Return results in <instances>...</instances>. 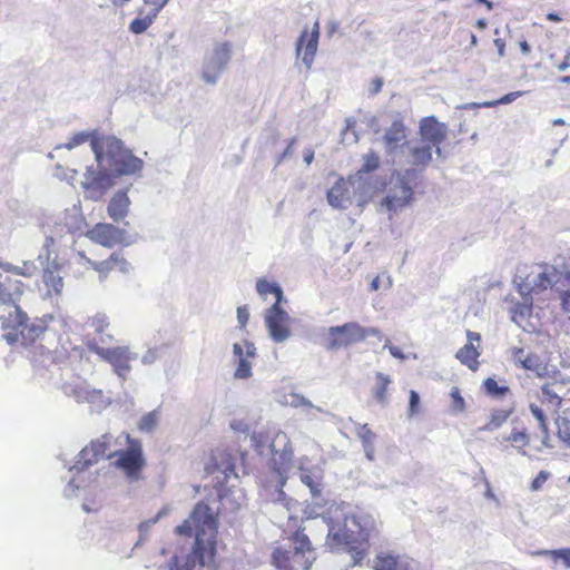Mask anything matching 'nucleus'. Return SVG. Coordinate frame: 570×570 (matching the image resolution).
Instances as JSON below:
<instances>
[{
  "mask_svg": "<svg viewBox=\"0 0 570 570\" xmlns=\"http://www.w3.org/2000/svg\"><path fill=\"white\" fill-rule=\"evenodd\" d=\"M89 142L94 161L82 164L81 161L68 160L66 166L57 165L65 177L83 176L85 178H111L118 176H132L139 174L144 161L136 157L130 149L126 148L122 140L115 136H100L96 130H83L75 132L69 139L55 147L49 154L50 158L61 156V153L73 151L81 145Z\"/></svg>",
  "mask_w": 570,
  "mask_h": 570,
  "instance_id": "f257e3e1",
  "label": "nucleus"
},
{
  "mask_svg": "<svg viewBox=\"0 0 570 570\" xmlns=\"http://www.w3.org/2000/svg\"><path fill=\"white\" fill-rule=\"evenodd\" d=\"M291 541L293 549L276 547L271 556V563L276 570H311L316 560L309 538L301 530L295 531Z\"/></svg>",
  "mask_w": 570,
  "mask_h": 570,
  "instance_id": "f03ea898",
  "label": "nucleus"
},
{
  "mask_svg": "<svg viewBox=\"0 0 570 570\" xmlns=\"http://www.w3.org/2000/svg\"><path fill=\"white\" fill-rule=\"evenodd\" d=\"M0 323L3 337L10 345L20 343L23 346H31L41 338L47 330L42 323L30 322L21 306L1 315Z\"/></svg>",
  "mask_w": 570,
  "mask_h": 570,
  "instance_id": "7ed1b4c3",
  "label": "nucleus"
},
{
  "mask_svg": "<svg viewBox=\"0 0 570 570\" xmlns=\"http://www.w3.org/2000/svg\"><path fill=\"white\" fill-rule=\"evenodd\" d=\"M126 449L111 452L107 459L112 460V465L120 470L130 481H138L146 468L142 443L139 439L124 433Z\"/></svg>",
  "mask_w": 570,
  "mask_h": 570,
  "instance_id": "20e7f679",
  "label": "nucleus"
},
{
  "mask_svg": "<svg viewBox=\"0 0 570 570\" xmlns=\"http://www.w3.org/2000/svg\"><path fill=\"white\" fill-rule=\"evenodd\" d=\"M561 389L558 382L546 383L537 392V402L530 403V411L544 434L548 433V417L558 415L561 407L562 397L559 394Z\"/></svg>",
  "mask_w": 570,
  "mask_h": 570,
  "instance_id": "39448f33",
  "label": "nucleus"
},
{
  "mask_svg": "<svg viewBox=\"0 0 570 570\" xmlns=\"http://www.w3.org/2000/svg\"><path fill=\"white\" fill-rule=\"evenodd\" d=\"M380 331L372 327H363L356 322L332 326L327 330L324 346L328 351H338L353 344L365 341L368 336L379 335Z\"/></svg>",
  "mask_w": 570,
  "mask_h": 570,
  "instance_id": "423d86ee",
  "label": "nucleus"
},
{
  "mask_svg": "<svg viewBox=\"0 0 570 570\" xmlns=\"http://www.w3.org/2000/svg\"><path fill=\"white\" fill-rule=\"evenodd\" d=\"M230 42L216 43L204 60L202 79L208 85H215L232 59Z\"/></svg>",
  "mask_w": 570,
  "mask_h": 570,
  "instance_id": "0eeeda50",
  "label": "nucleus"
},
{
  "mask_svg": "<svg viewBox=\"0 0 570 570\" xmlns=\"http://www.w3.org/2000/svg\"><path fill=\"white\" fill-rule=\"evenodd\" d=\"M433 147L429 144L410 141L394 164L405 167L407 173H422L432 160Z\"/></svg>",
  "mask_w": 570,
  "mask_h": 570,
  "instance_id": "6e6552de",
  "label": "nucleus"
},
{
  "mask_svg": "<svg viewBox=\"0 0 570 570\" xmlns=\"http://www.w3.org/2000/svg\"><path fill=\"white\" fill-rule=\"evenodd\" d=\"M89 350L97 354L102 361L109 363L114 372L121 379H126L131 371L130 362L137 355L131 353L128 346L101 347L97 344H89Z\"/></svg>",
  "mask_w": 570,
  "mask_h": 570,
  "instance_id": "1a4fd4ad",
  "label": "nucleus"
},
{
  "mask_svg": "<svg viewBox=\"0 0 570 570\" xmlns=\"http://www.w3.org/2000/svg\"><path fill=\"white\" fill-rule=\"evenodd\" d=\"M382 141L386 155L393 161H396L399 155L404 153V148L410 141L407 140V128L399 114L393 117L391 125L385 129Z\"/></svg>",
  "mask_w": 570,
  "mask_h": 570,
  "instance_id": "9d476101",
  "label": "nucleus"
},
{
  "mask_svg": "<svg viewBox=\"0 0 570 570\" xmlns=\"http://www.w3.org/2000/svg\"><path fill=\"white\" fill-rule=\"evenodd\" d=\"M86 237L106 248H112L118 245L128 246L130 244L127 232L109 223H97L87 230Z\"/></svg>",
  "mask_w": 570,
  "mask_h": 570,
  "instance_id": "9b49d317",
  "label": "nucleus"
},
{
  "mask_svg": "<svg viewBox=\"0 0 570 570\" xmlns=\"http://www.w3.org/2000/svg\"><path fill=\"white\" fill-rule=\"evenodd\" d=\"M110 439L111 436L109 434H104L99 439L92 440L79 452L72 469L77 471H85L89 466L96 464L105 455L107 456Z\"/></svg>",
  "mask_w": 570,
  "mask_h": 570,
  "instance_id": "f8f14e48",
  "label": "nucleus"
},
{
  "mask_svg": "<svg viewBox=\"0 0 570 570\" xmlns=\"http://www.w3.org/2000/svg\"><path fill=\"white\" fill-rule=\"evenodd\" d=\"M419 129L422 142L433 147L436 155L441 157L440 145L448 136V126L444 122H440L435 117L429 116L420 121Z\"/></svg>",
  "mask_w": 570,
  "mask_h": 570,
  "instance_id": "ddd939ff",
  "label": "nucleus"
},
{
  "mask_svg": "<svg viewBox=\"0 0 570 570\" xmlns=\"http://www.w3.org/2000/svg\"><path fill=\"white\" fill-rule=\"evenodd\" d=\"M265 323L273 341L279 343L289 337L288 315L281 307V304H273L267 309Z\"/></svg>",
  "mask_w": 570,
  "mask_h": 570,
  "instance_id": "4468645a",
  "label": "nucleus"
},
{
  "mask_svg": "<svg viewBox=\"0 0 570 570\" xmlns=\"http://www.w3.org/2000/svg\"><path fill=\"white\" fill-rule=\"evenodd\" d=\"M27 285L11 275L0 274V305L13 306L16 309L26 293Z\"/></svg>",
  "mask_w": 570,
  "mask_h": 570,
  "instance_id": "2eb2a0df",
  "label": "nucleus"
},
{
  "mask_svg": "<svg viewBox=\"0 0 570 570\" xmlns=\"http://www.w3.org/2000/svg\"><path fill=\"white\" fill-rule=\"evenodd\" d=\"M389 194L383 200V205L390 212H396L410 204L413 198L412 187L407 180H390Z\"/></svg>",
  "mask_w": 570,
  "mask_h": 570,
  "instance_id": "dca6fc26",
  "label": "nucleus"
},
{
  "mask_svg": "<svg viewBox=\"0 0 570 570\" xmlns=\"http://www.w3.org/2000/svg\"><path fill=\"white\" fill-rule=\"evenodd\" d=\"M318 38L320 24L318 22H316L313 27L312 32H308L307 28H305L296 42V56L299 57L302 51L304 50L302 61L307 69L311 68L314 61V57L318 45Z\"/></svg>",
  "mask_w": 570,
  "mask_h": 570,
  "instance_id": "f3484780",
  "label": "nucleus"
},
{
  "mask_svg": "<svg viewBox=\"0 0 570 570\" xmlns=\"http://www.w3.org/2000/svg\"><path fill=\"white\" fill-rule=\"evenodd\" d=\"M468 342L464 344L455 354V357L460 361L461 364L465 365L471 371H476L479 368V357L480 351L479 347L474 345V343H480L481 335L476 332L466 331Z\"/></svg>",
  "mask_w": 570,
  "mask_h": 570,
  "instance_id": "a211bd4d",
  "label": "nucleus"
},
{
  "mask_svg": "<svg viewBox=\"0 0 570 570\" xmlns=\"http://www.w3.org/2000/svg\"><path fill=\"white\" fill-rule=\"evenodd\" d=\"M245 352L243 346L238 343H235L233 346V351L235 356L238 358V364L235 370L234 376L235 379L244 380L252 376V363L250 358H254L256 355V347L253 343L245 342Z\"/></svg>",
  "mask_w": 570,
  "mask_h": 570,
  "instance_id": "6ab92c4d",
  "label": "nucleus"
},
{
  "mask_svg": "<svg viewBox=\"0 0 570 570\" xmlns=\"http://www.w3.org/2000/svg\"><path fill=\"white\" fill-rule=\"evenodd\" d=\"M352 180H336L327 193L330 205L337 209L346 208L352 200Z\"/></svg>",
  "mask_w": 570,
  "mask_h": 570,
  "instance_id": "aec40b11",
  "label": "nucleus"
},
{
  "mask_svg": "<svg viewBox=\"0 0 570 570\" xmlns=\"http://www.w3.org/2000/svg\"><path fill=\"white\" fill-rule=\"evenodd\" d=\"M127 273L129 264L120 253H112L107 259L95 264V272L98 273L99 279H106L112 271Z\"/></svg>",
  "mask_w": 570,
  "mask_h": 570,
  "instance_id": "412c9836",
  "label": "nucleus"
},
{
  "mask_svg": "<svg viewBox=\"0 0 570 570\" xmlns=\"http://www.w3.org/2000/svg\"><path fill=\"white\" fill-rule=\"evenodd\" d=\"M341 543L344 550L352 557L353 564L361 563L367 553L368 541L365 538L358 539L351 534L343 533Z\"/></svg>",
  "mask_w": 570,
  "mask_h": 570,
  "instance_id": "4be33fe9",
  "label": "nucleus"
},
{
  "mask_svg": "<svg viewBox=\"0 0 570 570\" xmlns=\"http://www.w3.org/2000/svg\"><path fill=\"white\" fill-rule=\"evenodd\" d=\"M129 206L130 199L127 195V190H119L110 199L107 212L112 220L119 222L128 215Z\"/></svg>",
  "mask_w": 570,
  "mask_h": 570,
  "instance_id": "5701e85b",
  "label": "nucleus"
},
{
  "mask_svg": "<svg viewBox=\"0 0 570 570\" xmlns=\"http://www.w3.org/2000/svg\"><path fill=\"white\" fill-rule=\"evenodd\" d=\"M41 282L45 286V295L47 297L59 296L62 293L63 279L59 275L57 268L47 267L43 269Z\"/></svg>",
  "mask_w": 570,
  "mask_h": 570,
  "instance_id": "b1692460",
  "label": "nucleus"
},
{
  "mask_svg": "<svg viewBox=\"0 0 570 570\" xmlns=\"http://www.w3.org/2000/svg\"><path fill=\"white\" fill-rule=\"evenodd\" d=\"M374 570H409V566L400 556L381 552L374 559Z\"/></svg>",
  "mask_w": 570,
  "mask_h": 570,
  "instance_id": "393cba45",
  "label": "nucleus"
},
{
  "mask_svg": "<svg viewBox=\"0 0 570 570\" xmlns=\"http://www.w3.org/2000/svg\"><path fill=\"white\" fill-rule=\"evenodd\" d=\"M530 438L525 430L513 429L508 436L500 441L501 450L508 451L509 444L518 451L524 453V449L529 445Z\"/></svg>",
  "mask_w": 570,
  "mask_h": 570,
  "instance_id": "a878e982",
  "label": "nucleus"
},
{
  "mask_svg": "<svg viewBox=\"0 0 570 570\" xmlns=\"http://www.w3.org/2000/svg\"><path fill=\"white\" fill-rule=\"evenodd\" d=\"M0 271L17 278L18 276L31 277L36 274L37 267L32 262H22L21 265H13L0 261Z\"/></svg>",
  "mask_w": 570,
  "mask_h": 570,
  "instance_id": "bb28decb",
  "label": "nucleus"
},
{
  "mask_svg": "<svg viewBox=\"0 0 570 570\" xmlns=\"http://www.w3.org/2000/svg\"><path fill=\"white\" fill-rule=\"evenodd\" d=\"M256 291L259 296L264 299H267L268 295H273L275 297V302L273 304H281L283 299V291L282 288L274 282H268L265 278H259L256 282Z\"/></svg>",
  "mask_w": 570,
  "mask_h": 570,
  "instance_id": "cd10ccee",
  "label": "nucleus"
},
{
  "mask_svg": "<svg viewBox=\"0 0 570 570\" xmlns=\"http://www.w3.org/2000/svg\"><path fill=\"white\" fill-rule=\"evenodd\" d=\"M375 380L376 384L373 389V396L379 403L384 404L387 400V390L391 384V379L389 375L377 372Z\"/></svg>",
  "mask_w": 570,
  "mask_h": 570,
  "instance_id": "c85d7f7f",
  "label": "nucleus"
},
{
  "mask_svg": "<svg viewBox=\"0 0 570 570\" xmlns=\"http://www.w3.org/2000/svg\"><path fill=\"white\" fill-rule=\"evenodd\" d=\"M533 557H549L554 562L561 560L566 567L570 566V548L556 549V550H537L532 551Z\"/></svg>",
  "mask_w": 570,
  "mask_h": 570,
  "instance_id": "c756f323",
  "label": "nucleus"
},
{
  "mask_svg": "<svg viewBox=\"0 0 570 570\" xmlns=\"http://www.w3.org/2000/svg\"><path fill=\"white\" fill-rule=\"evenodd\" d=\"M558 288L563 293L562 307L570 318V269L557 279Z\"/></svg>",
  "mask_w": 570,
  "mask_h": 570,
  "instance_id": "7c9ffc66",
  "label": "nucleus"
},
{
  "mask_svg": "<svg viewBox=\"0 0 570 570\" xmlns=\"http://www.w3.org/2000/svg\"><path fill=\"white\" fill-rule=\"evenodd\" d=\"M510 412L505 410H494L491 412L489 421L479 431H494L499 429L509 417Z\"/></svg>",
  "mask_w": 570,
  "mask_h": 570,
  "instance_id": "2f4dec72",
  "label": "nucleus"
},
{
  "mask_svg": "<svg viewBox=\"0 0 570 570\" xmlns=\"http://www.w3.org/2000/svg\"><path fill=\"white\" fill-rule=\"evenodd\" d=\"M155 19L156 13H151L150 11L142 18L134 19L129 24V30L135 35H141L151 26Z\"/></svg>",
  "mask_w": 570,
  "mask_h": 570,
  "instance_id": "473e14b6",
  "label": "nucleus"
},
{
  "mask_svg": "<svg viewBox=\"0 0 570 570\" xmlns=\"http://www.w3.org/2000/svg\"><path fill=\"white\" fill-rule=\"evenodd\" d=\"M87 324L95 331L96 334H104L109 327L110 322L106 314L97 313L88 318Z\"/></svg>",
  "mask_w": 570,
  "mask_h": 570,
  "instance_id": "72a5a7b5",
  "label": "nucleus"
},
{
  "mask_svg": "<svg viewBox=\"0 0 570 570\" xmlns=\"http://www.w3.org/2000/svg\"><path fill=\"white\" fill-rule=\"evenodd\" d=\"M158 420H159L158 411L154 410L151 412H148L141 416V419L138 423V430L140 432H147V433L153 432L158 424Z\"/></svg>",
  "mask_w": 570,
  "mask_h": 570,
  "instance_id": "f704fd0d",
  "label": "nucleus"
},
{
  "mask_svg": "<svg viewBox=\"0 0 570 570\" xmlns=\"http://www.w3.org/2000/svg\"><path fill=\"white\" fill-rule=\"evenodd\" d=\"M380 166V157L373 150L368 151L363 156V164L358 169L360 174H370L377 169Z\"/></svg>",
  "mask_w": 570,
  "mask_h": 570,
  "instance_id": "c9c22d12",
  "label": "nucleus"
},
{
  "mask_svg": "<svg viewBox=\"0 0 570 570\" xmlns=\"http://www.w3.org/2000/svg\"><path fill=\"white\" fill-rule=\"evenodd\" d=\"M483 387L485 393L491 396H503L509 392L508 386H500L498 382L492 377H488L483 382Z\"/></svg>",
  "mask_w": 570,
  "mask_h": 570,
  "instance_id": "e433bc0d",
  "label": "nucleus"
},
{
  "mask_svg": "<svg viewBox=\"0 0 570 570\" xmlns=\"http://www.w3.org/2000/svg\"><path fill=\"white\" fill-rule=\"evenodd\" d=\"M355 125H356V121L354 118L346 119V127L342 131V140L343 141H347L350 144H355L358 141V136L354 130Z\"/></svg>",
  "mask_w": 570,
  "mask_h": 570,
  "instance_id": "4c0bfd02",
  "label": "nucleus"
},
{
  "mask_svg": "<svg viewBox=\"0 0 570 570\" xmlns=\"http://www.w3.org/2000/svg\"><path fill=\"white\" fill-rule=\"evenodd\" d=\"M523 350L517 352L521 366L525 370H537L539 367V358L534 354H528L522 358Z\"/></svg>",
  "mask_w": 570,
  "mask_h": 570,
  "instance_id": "58836bf2",
  "label": "nucleus"
},
{
  "mask_svg": "<svg viewBox=\"0 0 570 570\" xmlns=\"http://www.w3.org/2000/svg\"><path fill=\"white\" fill-rule=\"evenodd\" d=\"M524 95V91H513V92H509L507 95H504L503 97H501L500 99H497V100H491V101H484L482 102L481 106H484V107H494L497 105H508V104H511L512 101H514L517 98L521 97Z\"/></svg>",
  "mask_w": 570,
  "mask_h": 570,
  "instance_id": "ea45409f",
  "label": "nucleus"
},
{
  "mask_svg": "<svg viewBox=\"0 0 570 570\" xmlns=\"http://www.w3.org/2000/svg\"><path fill=\"white\" fill-rule=\"evenodd\" d=\"M357 436L362 440L363 444L367 448L374 442L376 435L368 424H363L357 430Z\"/></svg>",
  "mask_w": 570,
  "mask_h": 570,
  "instance_id": "a19ab883",
  "label": "nucleus"
},
{
  "mask_svg": "<svg viewBox=\"0 0 570 570\" xmlns=\"http://www.w3.org/2000/svg\"><path fill=\"white\" fill-rule=\"evenodd\" d=\"M450 396L452 400V409L456 412H463L465 409V401L461 395L460 389L456 386L452 387Z\"/></svg>",
  "mask_w": 570,
  "mask_h": 570,
  "instance_id": "79ce46f5",
  "label": "nucleus"
},
{
  "mask_svg": "<svg viewBox=\"0 0 570 570\" xmlns=\"http://www.w3.org/2000/svg\"><path fill=\"white\" fill-rule=\"evenodd\" d=\"M549 476H550L549 472L540 471L531 483V490H533V491L540 490L543 487V484L547 482Z\"/></svg>",
  "mask_w": 570,
  "mask_h": 570,
  "instance_id": "37998d69",
  "label": "nucleus"
},
{
  "mask_svg": "<svg viewBox=\"0 0 570 570\" xmlns=\"http://www.w3.org/2000/svg\"><path fill=\"white\" fill-rule=\"evenodd\" d=\"M249 313L246 306H239L237 308V320L242 328H244L248 322Z\"/></svg>",
  "mask_w": 570,
  "mask_h": 570,
  "instance_id": "c03bdc74",
  "label": "nucleus"
},
{
  "mask_svg": "<svg viewBox=\"0 0 570 570\" xmlns=\"http://www.w3.org/2000/svg\"><path fill=\"white\" fill-rule=\"evenodd\" d=\"M420 396L415 391L410 392L409 411L414 414L419 411Z\"/></svg>",
  "mask_w": 570,
  "mask_h": 570,
  "instance_id": "a18cd8bd",
  "label": "nucleus"
},
{
  "mask_svg": "<svg viewBox=\"0 0 570 570\" xmlns=\"http://www.w3.org/2000/svg\"><path fill=\"white\" fill-rule=\"evenodd\" d=\"M230 428L234 430V431H237V432H242V433H245L247 434L249 432V426L240 421V420H235L230 423Z\"/></svg>",
  "mask_w": 570,
  "mask_h": 570,
  "instance_id": "49530a36",
  "label": "nucleus"
},
{
  "mask_svg": "<svg viewBox=\"0 0 570 570\" xmlns=\"http://www.w3.org/2000/svg\"><path fill=\"white\" fill-rule=\"evenodd\" d=\"M301 479H302V482L305 483L312 490L313 493H318V487L314 482V480L311 475L304 474V475H302Z\"/></svg>",
  "mask_w": 570,
  "mask_h": 570,
  "instance_id": "de8ad7c7",
  "label": "nucleus"
},
{
  "mask_svg": "<svg viewBox=\"0 0 570 570\" xmlns=\"http://www.w3.org/2000/svg\"><path fill=\"white\" fill-rule=\"evenodd\" d=\"M296 142V138H292L288 145L286 146L285 150L282 153L279 161L285 160L293 155V146Z\"/></svg>",
  "mask_w": 570,
  "mask_h": 570,
  "instance_id": "09e8293b",
  "label": "nucleus"
},
{
  "mask_svg": "<svg viewBox=\"0 0 570 570\" xmlns=\"http://www.w3.org/2000/svg\"><path fill=\"white\" fill-rule=\"evenodd\" d=\"M78 257L82 261V263L92 268L95 271V264H98V262L92 261L91 258L87 257L83 252L78 253Z\"/></svg>",
  "mask_w": 570,
  "mask_h": 570,
  "instance_id": "8fccbe9b",
  "label": "nucleus"
},
{
  "mask_svg": "<svg viewBox=\"0 0 570 570\" xmlns=\"http://www.w3.org/2000/svg\"><path fill=\"white\" fill-rule=\"evenodd\" d=\"M382 86H383V80L382 78H375L373 81H372V85H371V88H370V91L371 94H377L381 91L382 89Z\"/></svg>",
  "mask_w": 570,
  "mask_h": 570,
  "instance_id": "3c124183",
  "label": "nucleus"
},
{
  "mask_svg": "<svg viewBox=\"0 0 570 570\" xmlns=\"http://www.w3.org/2000/svg\"><path fill=\"white\" fill-rule=\"evenodd\" d=\"M169 0H154L153 4L154 8L151 10V13L158 14V12L168 3Z\"/></svg>",
  "mask_w": 570,
  "mask_h": 570,
  "instance_id": "603ef678",
  "label": "nucleus"
},
{
  "mask_svg": "<svg viewBox=\"0 0 570 570\" xmlns=\"http://www.w3.org/2000/svg\"><path fill=\"white\" fill-rule=\"evenodd\" d=\"M550 284H551L550 278L546 274L542 273L539 275V284H537L535 286H539L540 288L546 289Z\"/></svg>",
  "mask_w": 570,
  "mask_h": 570,
  "instance_id": "864d4df0",
  "label": "nucleus"
},
{
  "mask_svg": "<svg viewBox=\"0 0 570 570\" xmlns=\"http://www.w3.org/2000/svg\"><path fill=\"white\" fill-rule=\"evenodd\" d=\"M494 46L497 47L498 49V55L499 57H504L505 52H504V48H505V43L502 39L498 38L494 40Z\"/></svg>",
  "mask_w": 570,
  "mask_h": 570,
  "instance_id": "5fc2aeb1",
  "label": "nucleus"
},
{
  "mask_svg": "<svg viewBox=\"0 0 570 570\" xmlns=\"http://www.w3.org/2000/svg\"><path fill=\"white\" fill-rule=\"evenodd\" d=\"M314 159V150L311 148H306L304 150V163L306 166H309Z\"/></svg>",
  "mask_w": 570,
  "mask_h": 570,
  "instance_id": "6e6d98bb",
  "label": "nucleus"
},
{
  "mask_svg": "<svg viewBox=\"0 0 570 570\" xmlns=\"http://www.w3.org/2000/svg\"><path fill=\"white\" fill-rule=\"evenodd\" d=\"M55 246V238L52 236H47L45 239V247L47 249L48 256L50 255L51 247Z\"/></svg>",
  "mask_w": 570,
  "mask_h": 570,
  "instance_id": "4d7b16f0",
  "label": "nucleus"
},
{
  "mask_svg": "<svg viewBox=\"0 0 570 570\" xmlns=\"http://www.w3.org/2000/svg\"><path fill=\"white\" fill-rule=\"evenodd\" d=\"M368 126L373 128L374 134H379L380 132V125H379V121H377V119L375 117H372L370 119Z\"/></svg>",
  "mask_w": 570,
  "mask_h": 570,
  "instance_id": "13d9d810",
  "label": "nucleus"
},
{
  "mask_svg": "<svg viewBox=\"0 0 570 570\" xmlns=\"http://www.w3.org/2000/svg\"><path fill=\"white\" fill-rule=\"evenodd\" d=\"M547 19L550 20V21H554V22H559L561 21V17L558 14V13H554V12H550L547 14Z\"/></svg>",
  "mask_w": 570,
  "mask_h": 570,
  "instance_id": "bf43d9fd",
  "label": "nucleus"
},
{
  "mask_svg": "<svg viewBox=\"0 0 570 570\" xmlns=\"http://www.w3.org/2000/svg\"><path fill=\"white\" fill-rule=\"evenodd\" d=\"M520 49L522 51V53H529L530 52V46L527 41H521L520 42Z\"/></svg>",
  "mask_w": 570,
  "mask_h": 570,
  "instance_id": "052dcab7",
  "label": "nucleus"
},
{
  "mask_svg": "<svg viewBox=\"0 0 570 570\" xmlns=\"http://www.w3.org/2000/svg\"><path fill=\"white\" fill-rule=\"evenodd\" d=\"M390 353L395 357H403V355L401 354L400 350L396 346H391Z\"/></svg>",
  "mask_w": 570,
  "mask_h": 570,
  "instance_id": "680f3d73",
  "label": "nucleus"
},
{
  "mask_svg": "<svg viewBox=\"0 0 570 570\" xmlns=\"http://www.w3.org/2000/svg\"><path fill=\"white\" fill-rule=\"evenodd\" d=\"M476 27L481 30L485 29L488 27V22L485 19L481 18L476 21Z\"/></svg>",
  "mask_w": 570,
  "mask_h": 570,
  "instance_id": "e2e57ef3",
  "label": "nucleus"
},
{
  "mask_svg": "<svg viewBox=\"0 0 570 570\" xmlns=\"http://www.w3.org/2000/svg\"><path fill=\"white\" fill-rule=\"evenodd\" d=\"M476 3L485 4L488 10H491L493 8V3L489 0H475Z\"/></svg>",
  "mask_w": 570,
  "mask_h": 570,
  "instance_id": "0e129e2a",
  "label": "nucleus"
},
{
  "mask_svg": "<svg viewBox=\"0 0 570 570\" xmlns=\"http://www.w3.org/2000/svg\"><path fill=\"white\" fill-rule=\"evenodd\" d=\"M115 7H122L125 3L129 2L130 0H110Z\"/></svg>",
  "mask_w": 570,
  "mask_h": 570,
  "instance_id": "69168bd1",
  "label": "nucleus"
},
{
  "mask_svg": "<svg viewBox=\"0 0 570 570\" xmlns=\"http://www.w3.org/2000/svg\"><path fill=\"white\" fill-rule=\"evenodd\" d=\"M569 67H570V63H569V62H567V61H563V62H561L560 65H558V69H559L560 71H564V70H567Z\"/></svg>",
  "mask_w": 570,
  "mask_h": 570,
  "instance_id": "338daca9",
  "label": "nucleus"
},
{
  "mask_svg": "<svg viewBox=\"0 0 570 570\" xmlns=\"http://www.w3.org/2000/svg\"><path fill=\"white\" fill-rule=\"evenodd\" d=\"M379 284H380V279H379V277H375V278L372 281V283H371V288H372L373 291H376V289L379 288Z\"/></svg>",
  "mask_w": 570,
  "mask_h": 570,
  "instance_id": "774afa93",
  "label": "nucleus"
}]
</instances>
